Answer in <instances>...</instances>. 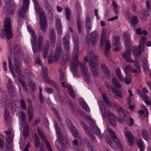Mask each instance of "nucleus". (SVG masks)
I'll return each mask as SVG.
<instances>
[{
  "label": "nucleus",
  "instance_id": "1",
  "mask_svg": "<svg viewBox=\"0 0 151 151\" xmlns=\"http://www.w3.org/2000/svg\"><path fill=\"white\" fill-rule=\"evenodd\" d=\"M27 28L28 32L31 34L32 37L31 41L33 51L35 54H36L37 51H41L42 50V46L44 44V37L42 36H40L36 43V36L34 31L32 28L29 26H27Z\"/></svg>",
  "mask_w": 151,
  "mask_h": 151
},
{
  "label": "nucleus",
  "instance_id": "2",
  "mask_svg": "<svg viewBox=\"0 0 151 151\" xmlns=\"http://www.w3.org/2000/svg\"><path fill=\"white\" fill-rule=\"evenodd\" d=\"M13 60L15 69L21 68L22 64L20 58L23 56V52L21 47L17 44L13 45Z\"/></svg>",
  "mask_w": 151,
  "mask_h": 151
},
{
  "label": "nucleus",
  "instance_id": "3",
  "mask_svg": "<svg viewBox=\"0 0 151 151\" xmlns=\"http://www.w3.org/2000/svg\"><path fill=\"white\" fill-rule=\"evenodd\" d=\"M107 131L110 135L111 139L106 140L108 144L112 147L117 148L119 147L121 151L123 150L122 145L120 143L119 139L116 136L115 132L110 128H108Z\"/></svg>",
  "mask_w": 151,
  "mask_h": 151
},
{
  "label": "nucleus",
  "instance_id": "4",
  "mask_svg": "<svg viewBox=\"0 0 151 151\" xmlns=\"http://www.w3.org/2000/svg\"><path fill=\"white\" fill-rule=\"evenodd\" d=\"M123 38L125 42L127 43V44L126 45L127 50L123 54V57L127 61L130 63H133L134 61L132 60L130 56L131 55V47L129 44L130 41V35L128 32L124 34Z\"/></svg>",
  "mask_w": 151,
  "mask_h": 151
},
{
  "label": "nucleus",
  "instance_id": "5",
  "mask_svg": "<svg viewBox=\"0 0 151 151\" xmlns=\"http://www.w3.org/2000/svg\"><path fill=\"white\" fill-rule=\"evenodd\" d=\"M7 138L5 139V144L4 147V151H12V142L14 137V132L13 130L9 127L7 131H5Z\"/></svg>",
  "mask_w": 151,
  "mask_h": 151
},
{
  "label": "nucleus",
  "instance_id": "6",
  "mask_svg": "<svg viewBox=\"0 0 151 151\" xmlns=\"http://www.w3.org/2000/svg\"><path fill=\"white\" fill-rule=\"evenodd\" d=\"M3 31L4 32L7 39L9 40L13 37V33L11 29V20L10 18H7L4 23Z\"/></svg>",
  "mask_w": 151,
  "mask_h": 151
},
{
  "label": "nucleus",
  "instance_id": "7",
  "mask_svg": "<svg viewBox=\"0 0 151 151\" xmlns=\"http://www.w3.org/2000/svg\"><path fill=\"white\" fill-rule=\"evenodd\" d=\"M55 142V145L57 148L60 151H63L65 148L69 145V141L67 138L61 135Z\"/></svg>",
  "mask_w": 151,
  "mask_h": 151
},
{
  "label": "nucleus",
  "instance_id": "8",
  "mask_svg": "<svg viewBox=\"0 0 151 151\" xmlns=\"http://www.w3.org/2000/svg\"><path fill=\"white\" fill-rule=\"evenodd\" d=\"M29 0H23L22 8L20 9L18 12L19 17L24 18L25 14L27 12L29 8Z\"/></svg>",
  "mask_w": 151,
  "mask_h": 151
},
{
  "label": "nucleus",
  "instance_id": "9",
  "mask_svg": "<svg viewBox=\"0 0 151 151\" xmlns=\"http://www.w3.org/2000/svg\"><path fill=\"white\" fill-rule=\"evenodd\" d=\"M37 129L41 138L43 141H45V145L48 151H53L52 148L51 147L50 143L46 139V137L42 130L39 127H37Z\"/></svg>",
  "mask_w": 151,
  "mask_h": 151
},
{
  "label": "nucleus",
  "instance_id": "10",
  "mask_svg": "<svg viewBox=\"0 0 151 151\" xmlns=\"http://www.w3.org/2000/svg\"><path fill=\"white\" fill-rule=\"evenodd\" d=\"M40 27L42 31H44L47 27L46 16L45 13L41 14L40 16Z\"/></svg>",
  "mask_w": 151,
  "mask_h": 151
},
{
  "label": "nucleus",
  "instance_id": "11",
  "mask_svg": "<svg viewBox=\"0 0 151 151\" xmlns=\"http://www.w3.org/2000/svg\"><path fill=\"white\" fill-rule=\"evenodd\" d=\"M99 38L97 33L96 31L92 32L90 38H87L86 39V42L89 44L91 42L92 44L93 45L97 40Z\"/></svg>",
  "mask_w": 151,
  "mask_h": 151
},
{
  "label": "nucleus",
  "instance_id": "12",
  "mask_svg": "<svg viewBox=\"0 0 151 151\" xmlns=\"http://www.w3.org/2000/svg\"><path fill=\"white\" fill-rule=\"evenodd\" d=\"M5 4L7 11L10 14L13 13L15 8L14 2L11 0H7Z\"/></svg>",
  "mask_w": 151,
  "mask_h": 151
},
{
  "label": "nucleus",
  "instance_id": "13",
  "mask_svg": "<svg viewBox=\"0 0 151 151\" xmlns=\"http://www.w3.org/2000/svg\"><path fill=\"white\" fill-rule=\"evenodd\" d=\"M80 123L82 127L85 130L87 134L90 137L92 140L95 141L96 140L95 137L93 133L88 130V127L87 125L83 121H81Z\"/></svg>",
  "mask_w": 151,
  "mask_h": 151
},
{
  "label": "nucleus",
  "instance_id": "14",
  "mask_svg": "<svg viewBox=\"0 0 151 151\" xmlns=\"http://www.w3.org/2000/svg\"><path fill=\"white\" fill-rule=\"evenodd\" d=\"M79 62L77 61L71 62L70 64V67L73 73L74 76H80V74L78 71L76 69L77 65L79 64Z\"/></svg>",
  "mask_w": 151,
  "mask_h": 151
},
{
  "label": "nucleus",
  "instance_id": "15",
  "mask_svg": "<svg viewBox=\"0 0 151 151\" xmlns=\"http://www.w3.org/2000/svg\"><path fill=\"white\" fill-rule=\"evenodd\" d=\"M97 58L98 57L92 50H89L86 52V56L84 58V60L85 62L87 63L88 60H97Z\"/></svg>",
  "mask_w": 151,
  "mask_h": 151
},
{
  "label": "nucleus",
  "instance_id": "16",
  "mask_svg": "<svg viewBox=\"0 0 151 151\" xmlns=\"http://www.w3.org/2000/svg\"><path fill=\"white\" fill-rule=\"evenodd\" d=\"M118 111L120 116L122 117L124 120L126 121L128 120L129 115L127 110L122 108H120L118 109Z\"/></svg>",
  "mask_w": 151,
  "mask_h": 151
},
{
  "label": "nucleus",
  "instance_id": "17",
  "mask_svg": "<svg viewBox=\"0 0 151 151\" xmlns=\"http://www.w3.org/2000/svg\"><path fill=\"white\" fill-rule=\"evenodd\" d=\"M101 68L106 78H108L111 77L110 70L106 64L103 63H101Z\"/></svg>",
  "mask_w": 151,
  "mask_h": 151
},
{
  "label": "nucleus",
  "instance_id": "18",
  "mask_svg": "<svg viewBox=\"0 0 151 151\" xmlns=\"http://www.w3.org/2000/svg\"><path fill=\"white\" fill-rule=\"evenodd\" d=\"M49 39L51 45L54 46L56 41V33L54 29H52L50 32Z\"/></svg>",
  "mask_w": 151,
  "mask_h": 151
},
{
  "label": "nucleus",
  "instance_id": "19",
  "mask_svg": "<svg viewBox=\"0 0 151 151\" xmlns=\"http://www.w3.org/2000/svg\"><path fill=\"white\" fill-rule=\"evenodd\" d=\"M126 136L128 138L129 145H131L134 142V139L131 132L126 129L124 132Z\"/></svg>",
  "mask_w": 151,
  "mask_h": 151
},
{
  "label": "nucleus",
  "instance_id": "20",
  "mask_svg": "<svg viewBox=\"0 0 151 151\" xmlns=\"http://www.w3.org/2000/svg\"><path fill=\"white\" fill-rule=\"evenodd\" d=\"M79 46L78 45H75L73 51V60L72 62L77 61L78 62V57L79 51Z\"/></svg>",
  "mask_w": 151,
  "mask_h": 151
},
{
  "label": "nucleus",
  "instance_id": "21",
  "mask_svg": "<svg viewBox=\"0 0 151 151\" xmlns=\"http://www.w3.org/2000/svg\"><path fill=\"white\" fill-rule=\"evenodd\" d=\"M100 109L101 112L103 117L105 119L108 118L112 114L106 108L103 106L102 107H100Z\"/></svg>",
  "mask_w": 151,
  "mask_h": 151
},
{
  "label": "nucleus",
  "instance_id": "22",
  "mask_svg": "<svg viewBox=\"0 0 151 151\" xmlns=\"http://www.w3.org/2000/svg\"><path fill=\"white\" fill-rule=\"evenodd\" d=\"M91 127L94 133L96 135H97L100 138H102V136L101 134V132L100 130L94 123L91 124Z\"/></svg>",
  "mask_w": 151,
  "mask_h": 151
},
{
  "label": "nucleus",
  "instance_id": "23",
  "mask_svg": "<svg viewBox=\"0 0 151 151\" xmlns=\"http://www.w3.org/2000/svg\"><path fill=\"white\" fill-rule=\"evenodd\" d=\"M111 48V45L110 42L108 40L106 41L105 45V51L104 53L107 58L109 57L110 55V50Z\"/></svg>",
  "mask_w": 151,
  "mask_h": 151
},
{
  "label": "nucleus",
  "instance_id": "24",
  "mask_svg": "<svg viewBox=\"0 0 151 151\" xmlns=\"http://www.w3.org/2000/svg\"><path fill=\"white\" fill-rule=\"evenodd\" d=\"M7 87L8 92L10 93H12L15 92L14 86L13 85L12 81L10 79L8 80L7 84Z\"/></svg>",
  "mask_w": 151,
  "mask_h": 151
},
{
  "label": "nucleus",
  "instance_id": "25",
  "mask_svg": "<svg viewBox=\"0 0 151 151\" xmlns=\"http://www.w3.org/2000/svg\"><path fill=\"white\" fill-rule=\"evenodd\" d=\"M4 116L6 125H10L11 121V118L8 111L6 109L5 110Z\"/></svg>",
  "mask_w": 151,
  "mask_h": 151
},
{
  "label": "nucleus",
  "instance_id": "26",
  "mask_svg": "<svg viewBox=\"0 0 151 151\" xmlns=\"http://www.w3.org/2000/svg\"><path fill=\"white\" fill-rule=\"evenodd\" d=\"M49 47V42L48 41H47L45 42V45L42 50L43 57L44 58H46L47 56Z\"/></svg>",
  "mask_w": 151,
  "mask_h": 151
},
{
  "label": "nucleus",
  "instance_id": "27",
  "mask_svg": "<svg viewBox=\"0 0 151 151\" xmlns=\"http://www.w3.org/2000/svg\"><path fill=\"white\" fill-rule=\"evenodd\" d=\"M144 51L142 50V47H138V48L137 47L134 48L133 50V54L135 57L137 58L139 57L141 55L142 51Z\"/></svg>",
  "mask_w": 151,
  "mask_h": 151
},
{
  "label": "nucleus",
  "instance_id": "28",
  "mask_svg": "<svg viewBox=\"0 0 151 151\" xmlns=\"http://www.w3.org/2000/svg\"><path fill=\"white\" fill-rule=\"evenodd\" d=\"M86 30L87 32L88 33L90 32L91 28V19L89 16H87L86 20Z\"/></svg>",
  "mask_w": 151,
  "mask_h": 151
},
{
  "label": "nucleus",
  "instance_id": "29",
  "mask_svg": "<svg viewBox=\"0 0 151 151\" xmlns=\"http://www.w3.org/2000/svg\"><path fill=\"white\" fill-rule=\"evenodd\" d=\"M89 63L90 65L91 69L99 68V63L97 60H93V59H92L90 60Z\"/></svg>",
  "mask_w": 151,
  "mask_h": 151
},
{
  "label": "nucleus",
  "instance_id": "30",
  "mask_svg": "<svg viewBox=\"0 0 151 151\" xmlns=\"http://www.w3.org/2000/svg\"><path fill=\"white\" fill-rule=\"evenodd\" d=\"M0 92L1 93V99L0 100V103L1 104L4 103L6 100L7 96L5 94V92L3 89L0 88Z\"/></svg>",
  "mask_w": 151,
  "mask_h": 151
},
{
  "label": "nucleus",
  "instance_id": "31",
  "mask_svg": "<svg viewBox=\"0 0 151 151\" xmlns=\"http://www.w3.org/2000/svg\"><path fill=\"white\" fill-rule=\"evenodd\" d=\"M108 118L109 122L112 125L115 126L116 125V118L113 114L110 115Z\"/></svg>",
  "mask_w": 151,
  "mask_h": 151
},
{
  "label": "nucleus",
  "instance_id": "32",
  "mask_svg": "<svg viewBox=\"0 0 151 151\" xmlns=\"http://www.w3.org/2000/svg\"><path fill=\"white\" fill-rule=\"evenodd\" d=\"M141 108L142 110H139L138 111L139 114L140 115H142L144 114L145 117H147L149 114L148 111L147 109L143 105H142Z\"/></svg>",
  "mask_w": 151,
  "mask_h": 151
},
{
  "label": "nucleus",
  "instance_id": "33",
  "mask_svg": "<svg viewBox=\"0 0 151 151\" xmlns=\"http://www.w3.org/2000/svg\"><path fill=\"white\" fill-rule=\"evenodd\" d=\"M106 33V30L104 29H103L101 40L100 46L101 47H102L103 46L104 43H106V41L107 40H105V35Z\"/></svg>",
  "mask_w": 151,
  "mask_h": 151
},
{
  "label": "nucleus",
  "instance_id": "34",
  "mask_svg": "<svg viewBox=\"0 0 151 151\" xmlns=\"http://www.w3.org/2000/svg\"><path fill=\"white\" fill-rule=\"evenodd\" d=\"M80 66L82 74L88 72V67L84 63H80Z\"/></svg>",
  "mask_w": 151,
  "mask_h": 151
},
{
  "label": "nucleus",
  "instance_id": "35",
  "mask_svg": "<svg viewBox=\"0 0 151 151\" xmlns=\"http://www.w3.org/2000/svg\"><path fill=\"white\" fill-rule=\"evenodd\" d=\"M117 77L118 78L120 81L123 82L124 79L121 75L120 70L119 68H117L115 70Z\"/></svg>",
  "mask_w": 151,
  "mask_h": 151
},
{
  "label": "nucleus",
  "instance_id": "36",
  "mask_svg": "<svg viewBox=\"0 0 151 151\" xmlns=\"http://www.w3.org/2000/svg\"><path fill=\"white\" fill-rule=\"evenodd\" d=\"M80 103L81 107L86 111L88 112L90 111L89 107L87 106L86 103L83 100H81L80 101Z\"/></svg>",
  "mask_w": 151,
  "mask_h": 151
},
{
  "label": "nucleus",
  "instance_id": "37",
  "mask_svg": "<svg viewBox=\"0 0 151 151\" xmlns=\"http://www.w3.org/2000/svg\"><path fill=\"white\" fill-rule=\"evenodd\" d=\"M146 40L147 39L145 36H143L139 41V44L138 45V47H139V48L140 47H142V50H144V47Z\"/></svg>",
  "mask_w": 151,
  "mask_h": 151
},
{
  "label": "nucleus",
  "instance_id": "38",
  "mask_svg": "<svg viewBox=\"0 0 151 151\" xmlns=\"http://www.w3.org/2000/svg\"><path fill=\"white\" fill-rule=\"evenodd\" d=\"M141 96L146 104L151 105V101L149 99L148 96L146 94H141Z\"/></svg>",
  "mask_w": 151,
  "mask_h": 151
},
{
  "label": "nucleus",
  "instance_id": "39",
  "mask_svg": "<svg viewBox=\"0 0 151 151\" xmlns=\"http://www.w3.org/2000/svg\"><path fill=\"white\" fill-rule=\"evenodd\" d=\"M84 77L85 81L88 83H90L91 82V74L88 72L82 74Z\"/></svg>",
  "mask_w": 151,
  "mask_h": 151
},
{
  "label": "nucleus",
  "instance_id": "40",
  "mask_svg": "<svg viewBox=\"0 0 151 151\" xmlns=\"http://www.w3.org/2000/svg\"><path fill=\"white\" fill-rule=\"evenodd\" d=\"M70 59V57L68 53H66L63 56L61 62L63 64L67 63V62Z\"/></svg>",
  "mask_w": 151,
  "mask_h": 151
},
{
  "label": "nucleus",
  "instance_id": "41",
  "mask_svg": "<svg viewBox=\"0 0 151 151\" xmlns=\"http://www.w3.org/2000/svg\"><path fill=\"white\" fill-rule=\"evenodd\" d=\"M142 134L144 139L148 141L149 140V134L148 131L145 129H143L142 131Z\"/></svg>",
  "mask_w": 151,
  "mask_h": 151
},
{
  "label": "nucleus",
  "instance_id": "42",
  "mask_svg": "<svg viewBox=\"0 0 151 151\" xmlns=\"http://www.w3.org/2000/svg\"><path fill=\"white\" fill-rule=\"evenodd\" d=\"M112 83L117 88L121 87V85L119 81L115 77H114L112 79Z\"/></svg>",
  "mask_w": 151,
  "mask_h": 151
},
{
  "label": "nucleus",
  "instance_id": "43",
  "mask_svg": "<svg viewBox=\"0 0 151 151\" xmlns=\"http://www.w3.org/2000/svg\"><path fill=\"white\" fill-rule=\"evenodd\" d=\"M68 92L71 97L73 98H74L76 97L75 92L72 87L71 86L68 87Z\"/></svg>",
  "mask_w": 151,
  "mask_h": 151
},
{
  "label": "nucleus",
  "instance_id": "44",
  "mask_svg": "<svg viewBox=\"0 0 151 151\" xmlns=\"http://www.w3.org/2000/svg\"><path fill=\"white\" fill-rule=\"evenodd\" d=\"M120 38L118 36L113 37L112 40V45L120 44Z\"/></svg>",
  "mask_w": 151,
  "mask_h": 151
},
{
  "label": "nucleus",
  "instance_id": "45",
  "mask_svg": "<svg viewBox=\"0 0 151 151\" xmlns=\"http://www.w3.org/2000/svg\"><path fill=\"white\" fill-rule=\"evenodd\" d=\"M65 15L66 19L68 20H70L71 18V13L70 10V9L68 7H66L65 8Z\"/></svg>",
  "mask_w": 151,
  "mask_h": 151
},
{
  "label": "nucleus",
  "instance_id": "46",
  "mask_svg": "<svg viewBox=\"0 0 151 151\" xmlns=\"http://www.w3.org/2000/svg\"><path fill=\"white\" fill-rule=\"evenodd\" d=\"M55 127V129L56 132L57 134V137H59L61 135H62L60 130L58 128L57 123L56 122L54 123Z\"/></svg>",
  "mask_w": 151,
  "mask_h": 151
},
{
  "label": "nucleus",
  "instance_id": "47",
  "mask_svg": "<svg viewBox=\"0 0 151 151\" xmlns=\"http://www.w3.org/2000/svg\"><path fill=\"white\" fill-rule=\"evenodd\" d=\"M102 96L104 101L106 103L108 106H111V104L109 101V99L106 95V94L105 93H103L102 94Z\"/></svg>",
  "mask_w": 151,
  "mask_h": 151
},
{
  "label": "nucleus",
  "instance_id": "48",
  "mask_svg": "<svg viewBox=\"0 0 151 151\" xmlns=\"http://www.w3.org/2000/svg\"><path fill=\"white\" fill-rule=\"evenodd\" d=\"M70 130L75 137H78L79 136L78 135V131L76 129L75 127H73L71 129H70Z\"/></svg>",
  "mask_w": 151,
  "mask_h": 151
},
{
  "label": "nucleus",
  "instance_id": "49",
  "mask_svg": "<svg viewBox=\"0 0 151 151\" xmlns=\"http://www.w3.org/2000/svg\"><path fill=\"white\" fill-rule=\"evenodd\" d=\"M35 6L36 12L40 14V15L42 13H45H45L44 12H42V9L39 7V3L37 4V5L36 4H35Z\"/></svg>",
  "mask_w": 151,
  "mask_h": 151
},
{
  "label": "nucleus",
  "instance_id": "50",
  "mask_svg": "<svg viewBox=\"0 0 151 151\" xmlns=\"http://www.w3.org/2000/svg\"><path fill=\"white\" fill-rule=\"evenodd\" d=\"M70 36L68 35H66L63 38V45L69 44Z\"/></svg>",
  "mask_w": 151,
  "mask_h": 151
},
{
  "label": "nucleus",
  "instance_id": "51",
  "mask_svg": "<svg viewBox=\"0 0 151 151\" xmlns=\"http://www.w3.org/2000/svg\"><path fill=\"white\" fill-rule=\"evenodd\" d=\"M20 106L22 109L23 110H25L27 109V107L26 106L25 102L23 99H21L20 100Z\"/></svg>",
  "mask_w": 151,
  "mask_h": 151
},
{
  "label": "nucleus",
  "instance_id": "52",
  "mask_svg": "<svg viewBox=\"0 0 151 151\" xmlns=\"http://www.w3.org/2000/svg\"><path fill=\"white\" fill-rule=\"evenodd\" d=\"M93 76L95 77L98 76L99 73V68H97L91 69Z\"/></svg>",
  "mask_w": 151,
  "mask_h": 151
},
{
  "label": "nucleus",
  "instance_id": "53",
  "mask_svg": "<svg viewBox=\"0 0 151 151\" xmlns=\"http://www.w3.org/2000/svg\"><path fill=\"white\" fill-rule=\"evenodd\" d=\"M34 144L36 148H38L39 147V145L40 144V142L39 137L37 136H36L35 137Z\"/></svg>",
  "mask_w": 151,
  "mask_h": 151
},
{
  "label": "nucleus",
  "instance_id": "54",
  "mask_svg": "<svg viewBox=\"0 0 151 151\" xmlns=\"http://www.w3.org/2000/svg\"><path fill=\"white\" fill-rule=\"evenodd\" d=\"M19 83L22 85V86L23 87V90L25 92H27V91L28 88L26 86L25 84V82L21 80L20 79H19Z\"/></svg>",
  "mask_w": 151,
  "mask_h": 151
},
{
  "label": "nucleus",
  "instance_id": "55",
  "mask_svg": "<svg viewBox=\"0 0 151 151\" xmlns=\"http://www.w3.org/2000/svg\"><path fill=\"white\" fill-rule=\"evenodd\" d=\"M63 53V50L61 47H59L57 48L55 54L60 56Z\"/></svg>",
  "mask_w": 151,
  "mask_h": 151
},
{
  "label": "nucleus",
  "instance_id": "56",
  "mask_svg": "<svg viewBox=\"0 0 151 151\" xmlns=\"http://www.w3.org/2000/svg\"><path fill=\"white\" fill-rule=\"evenodd\" d=\"M16 72L19 78H22L24 77V76H23L22 74V71L21 70V68L15 69Z\"/></svg>",
  "mask_w": 151,
  "mask_h": 151
},
{
  "label": "nucleus",
  "instance_id": "57",
  "mask_svg": "<svg viewBox=\"0 0 151 151\" xmlns=\"http://www.w3.org/2000/svg\"><path fill=\"white\" fill-rule=\"evenodd\" d=\"M59 72L60 76V79L61 81H63L64 79V74L63 70L60 68L59 70Z\"/></svg>",
  "mask_w": 151,
  "mask_h": 151
},
{
  "label": "nucleus",
  "instance_id": "58",
  "mask_svg": "<svg viewBox=\"0 0 151 151\" xmlns=\"http://www.w3.org/2000/svg\"><path fill=\"white\" fill-rule=\"evenodd\" d=\"M131 21L133 25L137 24L138 22V19L137 16H134L132 17Z\"/></svg>",
  "mask_w": 151,
  "mask_h": 151
},
{
  "label": "nucleus",
  "instance_id": "59",
  "mask_svg": "<svg viewBox=\"0 0 151 151\" xmlns=\"http://www.w3.org/2000/svg\"><path fill=\"white\" fill-rule=\"evenodd\" d=\"M42 77L44 80L47 83H50V80L49 79L48 76L47 74H41Z\"/></svg>",
  "mask_w": 151,
  "mask_h": 151
},
{
  "label": "nucleus",
  "instance_id": "60",
  "mask_svg": "<svg viewBox=\"0 0 151 151\" xmlns=\"http://www.w3.org/2000/svg\"><path fill=\"white\" fill-rule=\"evenodd\" d=\"M125 83L127 84H129L132 81V77L127 76L125 79Z\"/></svg>",
  "mask_w": 151,
  "mask_h": 151
},
{
  "label": "nucleus",
  "instance_id": "61",
  "mask_svg": "<svg viewBox=\"0 0 151 151\" xmlns=\"http://www.w3.org/2000/svg\"><path fill=\"white\" fill-rule=\"evenodd\" d=\"M19 116L22 122H25L26 118V115L24 111H22L20 112V114Z\"/></svg>",
  "mask_w": 151,
  "mask_h": 151
},
{
  "label": "nucleus",
  "instance_id": "62",
  "mask_svg": "<svg viewBox=\"0 0 151 151\" xmlns=\"http://www.w3.org/2000/svg\"><path fill=\"white\" fill-rule=\"evenodd\" d=\"M138 146L140 151H144V147L143 143L141 140H139L138 143Z\"/></svg>",
  "mask_w": 151,
  "mask_h": 151
},
{
  "label": "nucleus",
  "instance_id": "63",
  "mask_svg": "<svg viewBox=\"0 0 151 151\" xmlns=\"http://www.w3.org/2000/svg\"><path fill=\"white\" fill-rule=\"evenodd\" d=\"M112 5L114 7V10L115 13L117 14L118 13V11L117 8V5L114 1H112Z\"/></svg>",
  "mask_w": 151,
  "mask_h": 151
},
{
  "label": "nucleus",
  "instance_id": "64",
  "mask_svg": "<svg viewBox=\"0 0 151 151\" xmlns=\"http://www.w3.org/2000/svg\"><path fill=\"white\" fill-rule=\"evenodd\" d=\"M77 27L78 30V32L79 33L81 32L82 29L81 25V23L80 20H78L77 23Z\"/></svg>",
  "mask_w": 151,
  "mask_h": 151
}]
</instances>
